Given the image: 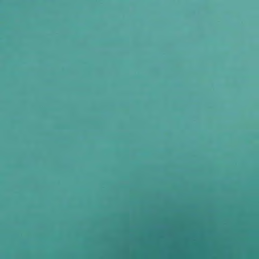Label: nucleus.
Wrapping results in <instances>:
<instances>
[{"label":"nucleus","mask_w":259,"mask_h":259,"mask_svg":"<svg viewBox=\"0 0 259 259\" xmlns=\"http://www.w3.org/2000/svg\"><path fill=\"white\" fill-rule=\"evenodd\" d=\"M76 33H78V31H76Z\"/></svg>","instance_id":"nucleus-1"},{"label":"nucleus","mask_w":259,"mask_h":259,"mask_svg":"<svg viewBox=\"0 0 259 259\" xmlns=\"http://www.w3.org/2000/svg\"><path fill=\"white\" fill-rule=\"evenodd\" d=\"M100 33H102V31H100Z\"/></svg>","instance_id":"nucleus-2"},{"label":"nucleus","mask_w":259,"mask_h":259,"mask_svg":"<svg viewBox=\"0 0 259 259\" xmlns=\"http://www.w3.org/2000/svg\"><path fill=\"white\" fill-rule=\"evenodd\" d=\"M188 34H190L191 33H189Z\"/></svg>","instance_id":"nucleus-3"}]
</instances>
